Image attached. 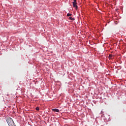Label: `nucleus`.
Instances as JSON below:
<instances>
[{
    "instance_id": "nucleus-6",
    "label": "nucleus",
    "mask_w": 126,
    "mask_h": 126,
    "mask_svg": "<svg viewBox=\"0 0 126 126\" xmlns=\"http://www.w3.org/2000/svg\"><path fill=\"white\" fill-rule=\"evenodd\" d=\"M71 15H72V14H70V13H68V14H67V16H71Z\"/></svg>"
},
{
    "instance_id": "nucleus-5",
    "label": "nucleus",
    "mask_w": 126,
    "mask_h": 126,
    "mask_svg": "<svg viewBox=\"0 0 126 126\" xmlns=\"http://www.w3.org/2000/svg\"><path fill=\"white\" fill-rule=\"evenodd\" d=\"M69 18L70 20H75V19L72 18V17H69Z\"/></svg>"
},
{
    "instance_id": "nucleus-2",
    "label": "nucleus",
    "mask_w": 126,
    "mask_h": 126,
    "mask_svg": "<svg viewBox=\"0 0 126 126\" xmlns=\"http://www.w3.org/2000/svg\"><path fill=\"white\" fill-rule=\"evenodd\" d=\"M74 1L72 2L74 7L75 8V9H77V6L76 5V0H73Z\"/></svg>"
},
{
    "instance_id": "nucleus-4",
    "label": "nucleus",
    "mask_w": 126,
    "mask_h": 126,
    "mask_svg": "<svg viewBox=\"0 0 126 126\" xmlns=\"http://www.w3.org/2000/svg\"><path fill=\"white\" fill-rule=\"evenodd\" d=\"M112 58H113V55L110 54L109 56V59H112Z\"/></svg>"
},
{
    "instance_id": "nucleus-3",
    "label": "nucleus",
    "mask_w": 126,
    "mask_h": 126,
    "mask_svg": "<svg viewBox=\"0 0 126 126\" xmlns=\"http://www.w3.org/2000/svg\"><path fill=\"white\" fill-rule=\"evenodd\" d=\"M52 110L53 112H57V113H60V110L58 109H53Z\"/></svg>"
},
{
    "instance_id": "nucleus-1",
    "label": "nucleus",
    "mask_w": 126,
    "mask_h": 126,
    "mask_svg": "<svg viewBox=\"0 0 126 126\" xmlns=\"http://www.w3.org/2000/svg\"><path fill=\"white\" fill-rule=\"evenodd\" d=\"M6 120L9 126H13L15 125V124H14V122H13V120L11 118H7Z\"/></svg>"
},
{
    "instance_id": "nucleus-7",
    "label": "nucleus",
    "mask_w": 126,
    "mask_h": 126,
    "mask_svg": "<svg viewBox=\"0 0 126 126\" xmlns=\"http://www.w3.org/2000/svg\"><path fill=\"white\" fill-rule=\"evenodd\" d=\"M36 111H39L40 110V108L39 107H36Z\"/></svg>"
}]
</instances>
